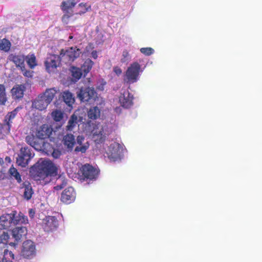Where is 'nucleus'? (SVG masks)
I'll list each match as a JSON object with an SVG mask.
<instances>
[{
    "instance_id": "22",
    "label": "nucleus",
    "mask_w": 262,
    "mask_h": 262,
    "mask_svg": "<svg viewBox=\"0 0 262 262\" xmlns=\"http://www.w3.org/2000/svg\"><path fill=\"white\" fill-rule=\"evenodd\" d=\"M38 138L33 134L27 135L25 138V141L27 144L31 146L36 150L40 149V145Z\"/></svg>"
},
{
    "instance_id": "4",
    "label": "nucleus",
    "mask_w": 262,
    "mask_h": 262,
    "mask_svg": "<svg viewBox=\"0 0 262 262\" xmlns=\"http://www.w3.org/2000/svg\"><path fill=\"white\" fill-rule=\"evenodd\" d=\"M81 53L80 49L77 47H72L66 49H61L59 56L62 62L66 64H71L79 57Z\"/></svg>"
},
{
    "instance_id": "51",
    "label": "nucleus",
    "mask_w": 262,
    "mask_h": 262,
    "mask_svg": "<svg viewBox=\"0 0 262 262\" xmlns=\"http://www.w3.org/2000/svg\"><path fill=\"white\" fill-rule=\"evenodd\" d=\"M72 13H70V14H64L63 16V18H69L71 16H72Z\"/></svg>"
},
{
    "instance_id": "50",
    "label": "nucleus",
    "mask_w": 262,
    "mask_h": 262,
    "mask_svg": "<svg viewBox=\"0 0 262 262\" xmlns=\"http://www.w3.org/2000/svg\"><path fill=\"white\" fill-rule=\"evenodd\" d=\"M92 56L94 59H96L98 57L97 52L96 51H92Z\"/></svg>"
},
{
    "instance_id": "44",
    "label": "nucleus",
    "mask_w": 262,
    "mask_h": 262,
    "mask_svg": "<svg viewBox=\"0 0 262 262\" xmlns=\"http://www.w3.org/2000/svg\"><path fill=\"white\" fill-rule=\"evenodd\" d=\"M50 155H52V157L54 158L57 159L61 156V151L59 150L54 148L51 151Z\"/></svg>"
},
{
    "instance_id": "47",
    "label": "nucleus",
    "mask_w": 262,
    "mask_h": 262,
    "mask_svg": "<svg viewBox=\"0 0 262 262\" xmlns=\"http://www.w3.org/2000/svg\"><path fill=\"white\" fill-rule=\"evenodd\" d=\"M65 185L66 183H62V184L60 185H57L56 186L54 187V189L56 190H60L62 189Z\"/></svg>"
},
{
    "instance_id": "9",
    "label": "nucleus",
    "mask_w": 262,
    "mask_h": 262,
    "mask_svg": "<svg viewBox=\"0 0 262 262\" xmlns=\"http://www.w3.org/2000/svg\"><path fill=\"white\" fill-rule=\"evenodd\" d=\"M61 61L59 55L50 54L45 61V64L47 71L49 72H54L60 66Z\"/></svg>"
},
{
    "instance_id": "18",
    "label": "nucleus",
    "mask_w": 262,
    "mask_h": 262,
    "mask_svg": "<svg viewBox=\"0 0 262 262\" xmlns=\"http://www.w3.org/2000/svg\"><path fill=\"white\" fill-rule=\"evenodd\" d=\"M49 103L46 100L45 97H43L42 94L39 95L38 97L32 101V106L39 111H43L47 108Z\"/></svg>"
},
{
    "instance_id": "15",
    "label": "nucleus",
    "mask_w": 262,
    "mask_h": 262,
    "mask_svg": "<svg viewBox=\"0 0 262 262\" xmlns=\"http://www.w3.org/2000/svg\"><path fill=\"white\" fill-rule=\"evenodd\" d=\"M133 98V95L128 91H126L119 97V102L122 107L128 108L132 106Z\"/></svg>"
},
{
    "instance_id": "37",
    "label": "nucleus",
    "mask_w": 262,
    "mask_h": 262,
    "mask_svg": "<svg viewBox=\"0 0 262 262\" xmlns=\"http://www.w3.org/2000/svg\"><path fill=\"white\" fill-rule=\"evenodd\" d=\"M9 235L7 233L4 232L2 234L0 235V248L5 247L7 244Z\"/></svg>"
},
{
    "instance_id": "34",
    "label": "nucleus",
    "mask_w": 262,
    "mask_h": 262,
    "mask_svg": "<svg viewBox=\"0 0 262 262\" xmlns=\"http://www.w3.org/2000/svg\"><path fill=\"white\" fill-rule=\"evenodd\" d=\"M11 43L10 41L6 38H4L0 41V50L6 52H8L11 48Z\"/></svg>"
},
{
    "instance_id": "17",
    "label": "nucleus",
    "mask_w": 262,
    "mask_h": 262,
    "mask_svg": "<svg viewBox=\"0 0 262 262\" xmlns=\"http://www.w3.org/2000/svg\"><path fill=\"white\" fill-rule=\"evenodd\" d=\"M19 189L24 190L23 196L24 199L29 201L32 198L34 194V190L29 181L27 180L21 183L19 186Z\"/></svg>"
},
{
    "instance_id": "32",
    "label": "nucleus",
    "mask_w": 262,
    "mask_h": 262,
    "mask_svg": "<svg viewBox=\"0 0 262 262\" xmlns=\"http://www.w3.org/2000/svg\"><path fill=\"white\" fill-rule=\"evenodd\" d=\"M77 123L78 117L76 115L73 114L68 121V125L66 126L67 130L72 131Z\"/></svg>"
},
{
    "instance_id": "20",
    "label": "nucleus",
    "mask_w": 262,
    "mask_h": 262,
    "mask_svg": "<svg viewBox=\"0 0 262 262\" xmlns=\"http://www.w3.org/2000/svg\"><path fill=\"white\" fill-rule=\"evenodd\" d=\"M12 233L13 238L18 242L23 236H26L27 229L26 227L23 226L16 227L12 230Z\"/></svg>"
},
{
    "instance_id": "48",
    "label": "nucleus",
    "mask_w": 262,
    "mask_h": 262,
    "mask_svg": "<svg viewBox=\"0 0 262 262\" xmlns=\"http://www.w3.org/2000/svg\"><path fill=\"white\" fill-rule=\"evenodd\" d=\"M35 213V211L33 209H30L29 210V214L31 218H33Z\"/></svg>"
},
{
    "instance_id": "1",
    "label": "nucleus",
    "mask_w": 262,
    "mask_h": 262,
    "mask_svg": "<svg viewBox=\"0 0 262 262\" xmlns=\"http://www.w3.org/2000/svg\"><path fill=\"white\" fill-rule=\"evenodd\" d=\"M30 174L35 181L45 180L50 177L57 174L58 169L51 161L42 160L38 161L30 169Z\"/></svg>"
},
{
    "instance_id": "57",
    "label": "nucleus",
    "mask_w": 262,
    "mask_h": 262,
    "mask_svg": "<svg viewBox=\"0 0 262 262\" xmlns=\"http://www.w3.org/2000/svg\"><path fill=\"white\" fill-rule=\"evenodd\" d=\"M49 181H50V180H49L46 181V182H49Z\"/></svg>"
},
{
    "instance_id": "46",
    "label": "nucleus",
    "mask_w": 262,
    "mask_h": 262,
    "mask_svg": "<svg viewBox=\"0 0 262 262\" xmlns=\"http://www.w3.org/2000/svg\"><path fill=\"white\" fill-rule=\"evenodd\" d=\"M84 140V138L82 136H78L77 138V142L79 145L82 144Z\"/></svg>"
},
{
    "instance_id": "49",
    "label": "nucleus",
    "mask_w": 262,
    "mask_h": 262,
    "mask_svg": "<svg viewBox=\"0 0 262 262\" xmlns=\"http://www.w3.org/2000/svg\"><path fill=\"white\" fill-rule=\"evenodd\" d=\"M0 262H13V261L11 260H7V258L4 257V256L3 258H2V256L0 255Z\"/></svg>"
},
{
    "instance_id": "26",
    "label": "nucleus",
    "mask_w": 262,
    "mask_h": 262,
    "mask_svg": "<svg viewBox=\"0 0 262 262\" xmlns=\"http://www.w3.org/2000/svg\"><path fill=\"white\" fill-rule=\"evenodd\" d=\"M63 142L68 148H72L75 144V137L72 134H68L64 136Z\"/></svg>"
},
{
    "instance_id": "19",
    "label": "nucleus",
    "mask_w": 262,
    "mask_h": 262,
    "mask_svg": "<svg viewBox=\"0 0 262 262\" xmlns=\"http://www.w3.org/2000/svg\"><path fill=\"white\" fill-rule=\"evenodd\" d=\"M26 87L24 84H16L11 89V95L14 100H20L24 95Z\"/></svg>"
},
{
    "instance_id": "29",
    "label": "nucleus",
    "mask_w": 262,
    "mask_h": 262,
    "mask_svg": "<svg viewBox=\"0 0 262 262\" xmlns=\"http://www.w3.org/2000/svg\"><path fill=\"white\" fill-rule=\"evenodd\" d=\"M8 173L12 178L16 180L18 183L21 184L22 182L21 176L16 168L12 166L9 168Z\"/></svg>"
},
{
    "instance_id": "16",
    "label": "nucleus",
    "mask_w": 262,
    "mask_h": 262,
    "mask_svg": "<svg viewBox=\"0 0 262 262\" xmlns=\"http://www.w3.org/2000/svg\"><path fill=\"white\" fill-rule=\"evenodd\" d=\"M8 60L13 63L17 68H24L25 56L21 54H10L8 57Z\"/></svg>"
},
{
    "instance_id": "55",
    "label": "nucleus",
    "mask_w": 262,
    "mask_h": 262,
    "mask_svg": "<svg viewBox=\"0 0 262 262\" xmlns=\"http://www.w3.org/2000/svg\"><path fill=\"white\" fill-rule=\"evenodd\" d=\"M8 159H10V158L7 157H6V160H8Z\"/></svg>"
},
{
    "instance_id": "42",
    "label": "nucleus",
    "mask_w": 262,
    "mask_h": 262,
    "mask_svg": "<svg viewBox=\"0 0 262 262\" xmlns=\"http://www.w3.org/2000/svg\"><path fill=\"white\" fill-rule=\"evenodd\" d=\"M129 58V54L128 52L125 50L122 52V58L121 59V62L122 63H125L127 62Z\"/></svg>"
},
{
    "instance_id": "5",
    "label": "nucleus",
    "mask_w": 262,
    "mask_h": 262,
    "mask_svg": "<svg viewBox=\"0 0 262 262\" xmlns=\"http://www.w3.org/2000/svg\"><path fill=\"white\" fill-rule=\"evenodd\" d=\"M80 100L89 104L93 103L97 98V93L94 88L90 87L81 88L77 93Z\"/></svg>"
},
{
    "instance_id": "35",
    "label": "nucleus",
    "mask_w": 262,
    "mask_h": 262,
    "mask_svg": "<svg viewBox=\"0 0 262 262\" xmlns=\"http://www.w3.org/2000/svg\"><path fill=\"white\" fill-rule=\"evenodd\" d=\"M71 73L72 76L75 81L78 80L83 75L80 68L75 67H72Z\"/></svg>"
},
{
    "instance_id": "53",
    "label": "nucleus",
    "mask_w": 262,
    "mask_h": 262,
    "mask_svg": "<svg viewBox=\"0 0 262 262\" xmlns=\"http://www.w3.org/2000/svg\"><path fill=\"white\" fill-rule=\"evenodd\" d=\"M72 38H73V36H70L69 39H72Z\"/></svg>"
},
{
    "instance_id": "58",
    "label": "nucleus",
    "mask_w": 262,
    "mask_h": 262,
    "mask_svg": "<svg viewBox=\"0 0 262 262\" xmlns=\"http://www.w3.org/2000/svg\"><path fill=\"white\" fill-rule=\"evenodd\" d=\"M54 103H55V104H57V101H56V102H54Z\"/></svg>"
},
{
    "instance_id": "21",
    "label": "nucleus",
    "mask_w": 262,
    "mask_h": 262,
    "mask_svg": "<svg viewBox=\"0 0 262 262\" xmlns=\"http://www.w3.org/2000/svg\"><path fill=\"white\" fill-rule=\"evenodd\" d=\"M59 93V92L55 88L47 89L45 92L42 93L43 97H45L46 100L49 103L53 100L56 95Z\"/></svg>"
},
{
    "instance_id": "14",
    "label": "nucleus",
    "mask_w": 262,
    "mask_h": 262,
    "mask_svg": "<svg viewBox=\"0 0 262 262\" xmlns=\"http://www.w3.org/2000/svg\"><path fill=\"white\" fill-rule=\"evenodd\" d=\"M76 198V193L72 187H69L65 189L61 196V201L66 204H70L73 202Z\"/></svg>"
},
{
    "instance_id": "43",
    "label": "nucleus",
    "mask_w": 262,
    "mask_h": 262,
    "mask_svg": "<svg viewBox=\"0 0 262 262\" xmlns=\"http://www.w3.org/2000/svg\"><path fill=\"white\" fill-rule=\"evenodd\" d=\"M19 70L21 71L23 75L27 77H31L32 76V72L29 70H27L26 69L25 65L24 66V68L23 67L20 68Z\"/></svg>"
},
{
    "instance_id": "28",
    "label": "nucleus",
    "mask_w": 262,
    "mask_h": 262,
    "mask_svg": "<svg viewBox=\"0 0 262 262\" xmlns=\"http://www.w3.org/2000/svg\"><path fill=\"white\" fill-rule=\"evenodd\" d=\"M40 149H38L37 150L42 151L47 155H50L52 150L54 148V147L49 143L41 141Z\"/></svg>"
},
{
    "instance_id": "39",
    "label": "nucleus",
    "mask_w": 262,
    "mask_h": 262,
    "mask_svg": "<svg viewBox=\"0 0 262 262\" xmlns=\"http://www.w3.org/2000/svg\"><path fill=\"white\" fill-rule=\"evenodd\" d=\"M140 51L146 56H150L154 53V50L150 47L141 48Z\"/></svg>"
},
{
    "instance_id": "10",
    "label": "nucleus",
    "mask_w": 262,
    "mask_h": 262,
    "mask_svg": "<svg viewBox=\"0 0 262 262\" xmlns=\"http://www.w3.org/2000/svg\"><path fill=\"white\" fill-rule=\"evenodd\" d=\"M53 132L52 126L47 124H43L38 127L36 131V136L41 140L50 138Z\"/></svg>"
},
{
    "instance_id": "56",
    "label": "nucleus",
    "mask_w": 262,
    "mask_h": 262,
    "mask_svg": "<svg viewBox=\"0 0 262 262\" xmlns=\"http://www.w3.org/2000/svg\"><path fill=\"white\" fill-rule=\"evenodd\" d=\"M98 89L100 90H101V91H102L103 90V88H102V89H100V88H98Z\"/></svg>"
},
{
    "instance_id": "13",
    "label": "nucleus",
    "mask_w": 262,
    "mask_h": 262,
    "mask_svg": "<svg viewBox=\"0 0 262 262\" xmlns=\"http://www.w3.org/2000/svg\"><path fill=\"white\" fill-rule=\"evenodd\" d=\"M58 225V221L54 216H48L43 220L42 227L46 232L55 230L57 228Z\"/></svg>"
},
{
    "instance_id": "24",
    "label": "nucleus",
    "mask_w": 262,
    "mask_h": 262,
    "mask_svg": "<svg viewBox=\"0 0 262 262\" xmlns=\"http://www.w3.org/2000/svg\"><path fill=\"white\" fill-rule=\"evenodd\" d=\"M94 64V62L90 59H87L85 60L80 68L84 77H85L86 75L90 72Z\"/></svg>"
},
{
    "instance_id": "23",
    "label": "nucleus",
    "mask_w": 262,
    "mask_h": 262,
    "mask_svg": "<svg viewBox=\"0 0 262 262\" xmlns=\"http://www.w3.org/2000/svg\"><path fill=\"white\" fill-rule=\"evenodd\" d=\"M60 96H61L63 101L69 106H72L75 102V99L73 94L69 91H64L62 93H60Z\"/></svg>"
},
{
    "instance_id": "31",
    "label": "nucleus",
    "mask_w": 262,
    "mask_h": 262,
    "mask_svg": "<svg viewBox=\"0 0 262 262\" xmlns=\"http://www.w3.org/2000/svg\"><path fill=\"white\" fill-rule=\"evenodd\" d=\"M7 100L6 86L3 84H0V105H5Z\"/></svg>"
},
{
    "instance_id": "7",
    "label": "nucleus",
    "mask_w": 262,
    "mask_h": 262,
    "mask_svg": "<svg viewBox=\"0 0 262 262\" xmlns=\"http://www.w3.org/2000/svg\"><path fill=\"white\" fill-rule=\"evenodd\" d=\"M22 108L23 106L19 105L16 107L12 111L8 112L5 116L3 123H0V129L5 128L6 130V133H9L12 127L13 120L15 118L18 112Z\"/></svg>"
},
{
    "instance_id": "27",
    "label": "nucleus",
    "mask_w": 262,
    "mask_h": 262,
    "mask_svg": "<svg viewBox=\"0 0 262 262\" xmlns=\"http://www.w3.org/2000/svg\"><path fill=\"white\" fill-rule=\"evenodd\" d=\"M76 4L74 0H67L63 1L61 4V9L63 12L69 13V10L72 9Z\"/></svg>"
},
{
    "instance_id": "40",
    "label": "nucleus",
    "mask_w": 262,
    "mask_h": 262,
    "mask_svg": "<svg viewBox=\"0 0 262 262\" xmlns=\"http://www.w3.org/2000/svg\"><path fill=\"white\" fill-rule=\"evenodd\" d=\"M89 146V145L88 143L84 145L81 144V145H79V146L76 147L75 148V151L76 152H81V153H84L88 149Z\"/></svg>"
},
{
    "instance_id": "38",
    "label": "nucleus",
    "mask_w": 262,
    "mask_h": 262,
    "mask_svg": "<svg viewBox=\"0 0 262 262\" xmlns=\"http://www.w3.org/2000/svg\"><path fill=\"white\" fill-rule=\"evenodd\" d=\"M52 116L53 119L56 122L61 121L63 117V113L60 111L58 110L53 111L52 113Z\"/></svg>"
},
{
    "instance_id": "11",
    "label": "nucleus",
    "mask_w": 262,
    "mask_h": 262,
    "mask_svg": "<svg viewBox=\"0 0 262 262\" xmlns=\"http://www.w3.org/2000/svg\"><path fill=\"white\" fill-rule=\"evenodd\" d=\"M82 176L86 179H95L98 175V170L92 165L86 164L83 165L80 168Z\"/></svg>"
},
{
    "instance_id": "2",
    "label": "nucleus",
    "mask_w": 262,
    "mask_h": 262,
    "mask_svg": "<svg viewBox=\"0 0 262 262\" xmlns=\"http://www.w3.org/2000/svg\"><path fill=\"white\" fill-rule=\"evenodd\" d=\"M28 218L21 212L17 214L16 211H12L10 213H6L0 216V229H8L10 227L19 224H26Z\"/></svg>"
},
{
    "instance_id": "25",
    "label": "nucleus",
    "mask_w": 262,
    "mask_h": 262,
    "mask_svg": "<svg viewBox=\"0 0 262 262\" xmlns=\"http://www.w3.org/2000/svg\"><path fill=\"white\" fill-rule=\"evenodd\" d=\"M101 111L97 106L91 107L88 111V118L91 120H96L100 117Z\"/></svg>"
},
{
    "instance_id": "41",
    "label": "nucleus",
    "mask_w": 262,
    "mask_h": 262,
    "mask_svg": "<svg viewBox=\"0 0 262 262\" xmlns=\"http://www.w3.org/2000/svg\"><path fill=\"white\" fill-rule=\"evenodd\" d=\"M4 257L7 258V260H12L14 259V255L13 252L11 251H9L7 249H5L4 252Z\"/></svg>"
},
{
    "instance_id": "52",
    "label": "nucleus",
    "mask_w": 262,
    "mask_h": 262,
    "mask_svg": "<svg viewBox=\"0 0 262 262\" xmlns=\"http://www.w3.org/2000/svg\"><path fill=\"white\" fill-rule=\"evenodd\" d=\"M17 245L16 243H13V242H11L9 243V245L11 246H13V247H15V246Z\"/></svg>"
},
{
    "instance_id": "6",
    "label": "nucleus",
    "mask_w": 262,
    "mask_h": 262,
    "mask_svg": "<svg viewBox=\"0 0 262 262\" xmlns=\"http://www.w3.org/2000/svg\"><path fill=\"white\" fill-rule=\"evenodd\" d=\"M34 156V154L31 148L27 146L22 147L16 158V162L18 166L26 167Z\"/></svg>"
},
{
    "instance_id": "45",
    "label": "nucleus",
    "mask_w": 262,
    "mask_h": 262,
    "mask_svg": "<svg viewBox=\"0 0 262 262\" xmlns=\"http://www.w3.org/2000/svg\"><path fill=\"white\" fill-rule=\"evenodd\" d=\"M114 72L118 76L121 74L122 71L121 68L118 67H115L113 69Z\"/></svg>"
},
{
    "instance_id": "3",
    "label": "nucleus",
    "mask_w": 262,
    "mask_h": 262,
    "mask_svg": "<svg viewBox=\"0 0 262 262\" xmlns=\"http://www.w3.org/2000/svg\"><path fill=\"white\" fill-rule=\"evenodd\" d=\"M142 72L141 66L137 61L133 62L127 68L123 77L124 83L130 84L136 82Z\"/></svg>"
},
{
    "instance_id": "36",
    "label": "nucleus",
    "mask_w": 262,
    "mask_h": 262,
    "mask_svg": "<svg viewBox=\"0 0 262 262\" xmlns=\"http://www.w3.org/2000/svg\"><path fill=\"white\" fill-rule=\"evenodd\" d=\"M78 7L80 10L77 13L80 15H82L91 10V6L86 3H80Z\"/></svg>"
},
{
    "instance_id": "8",
    "label": "nucleus",
    "mask_w": 262,
    "mask_h": 262,
    "mask_svg": "<svg viewBox=\"0 0 262 262\" xmlns=\"http://www.w3.org/2000/svg\"><path fill=\"white\" fill-rule=\"evenodd\" d=\"M108 136L106 129L101 125H96L92 131V139L96 144L103 143Z\"/></svg>"
},
{
    "instance_id": "30",
    "label": "nucleus",
    "mask_w": 262,
    "mask_h": 262,
    "mask_svg": "<svg viewBox=\"0 0 262 262\" xmlns=\"http://www.w3.org/2000/svg\"><path fill=\"white\" fill-rule=\"evenodd\" d=\"M111 149L112 147H110L109 151L107 152L108 158L113 161H116L118 159H120V155L119 152V150L115 149L114 148H113L112 150H111Z\"/></svg>"
},
{
    "instance_id": "33",
    "label": "nucleus",
    "mask_w": 262,
    "mask_h": 262,
    "mask_svg": "<svg viewBox=\"0 0 262 262\" xmlns=\"http://www.w3.org/2000/svg\"><path fill=\"white\" fill-rule=\"evenodd\" d=\"M25 60L30 69H34L37 66L36 57L34 54L26 56Z\"/></svg>"
},
{
    "instance_id": "54",
    "label": "nucleus",
    "mask_w": 262,
    "mask_h": 262,
    "mask_svg": "<svg viewBox=\"0 0 262 262\" xmlns=\"http://www.w3.org/2000/svg\"><path fill=\"white\" fill-rule=\"evenodd\" d=\"M8 159H10V158L7 157H6V160H8Z\"/></svg>"
},
{
    "instance_id": "12",
    "label": "nucleus",
    "mask_w": 262,
    "mask_h": 262,
    "mask_svg": "<svg viewBox=\"0 0 262 262\" xmlns=\"http://www.w3.org/2000/svg\"><path fill=\"white\" fill-rule=\"evenodd\" d=\"M35 246L34 243L28 240L23 243L21 255L25 258H30L35 255Z\"/></svg>"
}]
</instances>
